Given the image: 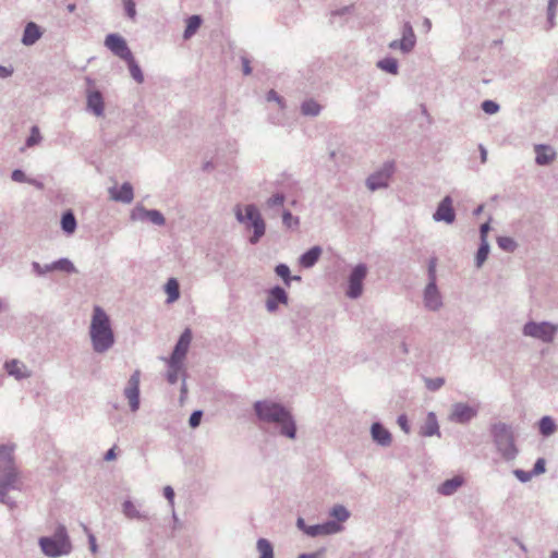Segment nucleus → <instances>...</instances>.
<instances>
[{
  "mask_svg": "<svg viewBox=\"0 0 558 558\" xmlns=\"http://www.w3.org/2000/svg\"><path fill=\"white\" fill-rule=\"evenodd\" d=\"M490 230L489 222H485L480 228L481 241H487V233Z\"/></svg>",
  "mask_w": 558,
  "mask_h": 558,
  "instance_id": "60",
  "label": "nucleus"
},
{
  "mask_svg": "<svg viewBox=\"0 0 558 558\" xmlns=\"http://www.w3.org/2000/svg\"><path fill=\"white\" fill-rule=\"evenodd\" d=\"M546 471L545 468V460L543 458H539L536 460L533 470L531 471L532 475H538Z\"/></svg>",
  "mask_w": 558,
  "mask_h": 558,
  "instance_id": "56",
  "label": "nucleus"
},
{
  "mask_svg": "<svg viewBox=\"0 0 558 558\" xmlns=\"http://www.w3.org/2000/svg\"><path fill=\"white\" fill-rule=\"evenodd\" d=\"M325 557V549L322 548L314 553H304L298 556V558H324Z\"/></svg>",
  "mask_w": 558,
  "mask_h": 558,
  "instance_id": "59",
  "label": "nucleus"
},
{
  "mask_svg": "<svg viewBox=\"0 0 558 558\" xmlns=\"http://www.w3.org/2000/svg\"><path fill=\"white\" fill-rule=\"evenodd\" d=\"M163 496L169 501L170 506L173 508L174 505V490L171 486H166L163 488Z\"/></svg>",
  "mask_w": 558,
  "mask_h": 558,
  "instance_id": "58",
  "label": "nucleus"
},
{
  "mask_svg": "<svg viewBox=\"0 0 558 558\" xmlns=\"http://www.w3.org/2000/svg\"><path fill=\"white\" fill-rule=\"evenodd\" d=\"M267 101H276L281 110L286 108L284 99L278 95L274 89H270L266 95Z\"/></svg>",
  "mask_w": 558,
  "mask_h": 558,
  "instance_id": "50",
  "label": "nucleus"
},
{
  "mask_svg": "<svg viewBox=\"0 0 558 558\" xmlns=\"http://www.w3.org/2000/svg\"><path fill=\"white\" fill-rule=\"evenodd\" d=\"M497 244L502 251L508 253L514 252L518 247L517 242L510 236H498Z\"/></svg>",
  "mask_w": 558,
  "mask_h": 558,
  "instance_id": "43",
  "label": "nucleus"
},
{
  "mask_svg": "<svg viewBox=\"0 0 558 558\" xmlns=\"http://www.w3.org/2000/svg\"><path fill=\"white\" fill-rule=\"evenodd\" d=\"M234 215L240 223L245 225L247 229H253V234L248 238V242L253 245L257 244L265 235L266 223L256 205L247 204L244 207L236 205Z\"/></svg>",
  "mask_w": 558,
  "mask_h": 558,
  "instance_id": "5",
  "label": "nucleus"
},
{
  "mask_svg": "<svg viewBox=\"0 0 558 558\" xmlns=\"http://www.w3.org/2000/svg\"><path fill=\"white\" fill-rule=\"evenodd\" d=\"M12 74H13L12 68H7V66L0 64V77L7 78V77L11 76Z\"/></svg>",
  "mask_w": 558,
  "mask_h": 558,
  "instance_id": "62",
  "label": "nucleus"
},
{
  "mask_svg": "<svg viewBox=\"0 0 558 558\" xmlns=\"http://www.w3.org/2000/svg\"><path fill=\"white\" fill-rule=\"evenodd\" d=\"M282 223L289 228V229H292V228H298L299 225H300V220L298 217L293 216L291 214V211L289 210H284L282 213Z\"/></svg>",
  "mask_w": 558,
  "mask_h": 558,
  "instance_id": "44",
  "label": "nucleus"
},
{
  "mask_svg": "<svg viewBox=\"0 0 558 558\" xmlns=\"http://www.w3.org/2000/svg\"><path fill=\"white\" fill-rule=\"evenodd\" d=\"M534 150L536 154L535 162L538 166H547L553 162L556 157L555 150L549 145H535Z\"/></svg>",
  "mask_w": 558,
  "mask_h": 558,
  "instance_id": "21",
  "label": "nucleus"
},
{
  "mask_svg": "<svg viewBox=\"0 0 558 558\" xmlns=\"http://www.w3.org/2000/svg\"><path fill=\"white\" fill-rule=\"evenodd\" d=\"M401 43H402L401 39H396V40L390 41L388 47L393 50L399 49L404 53V47H403V44H401Z\"/></svg>",
  "mask_w": 558,
  "mask_h": 558,
  "instance_id": "61",
  "label": "nucleus"
},
{
  "mask_svg": "<svg viewBox=\"0 0 558 558\" xmlns=\"http://www.w3.org/2000/svg\"><path fill=\"white\" fill-rule=\"evenodd\" d=\"M253 410L259 422L276 425L279 435L289 439L296 438V422L283 404L272 400H258L254 402Z\"/></svg>",
  "mask_w": 558,
  "mask_h": 558,
  "instance_id": "1",
  "label": "nucleus"
},
{
  "mask_svg": "<svg viewBox=\"0 0 558 558\" xmlns=\"http://www.w3.org/2000/svg\"><path fill=\"white\" fill-rule=\"evenodd\" d=\"M452 203L453 201L451 196H445L433 214V219L437 222L444 221L449 225L452 223L456 220V213Z\"/></svg>",
  "mask_w": 558,
  "mask_h": 558,
  "instance_id": "15",
  "label": "nucleus"
},
{
  "mask_svg": "<svg viewBox=\"0 0 558 558\" xmlns=\"http://www.w3.org/2000/svg\"><path fill=\"white\" fill-rule=\"evenodd\" d=\"M490 436L496 451L504 461L512 462L517 459L519 448L515 445V435L511 425L504 422L492 424Z\"/></svg>",
  "mask_w": 558,
  "mask_h": 558,
  "instance_id": "4",
  "label": "nucleus"
},
{
  "mask_svg": "<svg viewBox=\"0 0 558 558\" xmlns=\"http://www.w3.org/2000/svg\"><path fill=\"white\" fill-rule=\"evenodd\" d=\"M165 292L168 295V303H172L180 298V284L175 278L168 279L165 284Z\"/></svg>",
  "mask_w": 558,
  "mask_h": 558,
  "instance_id": "33",
  "label": "nucleus"
},
{
  "mask_svg": "<svg viewBox=\"0 0 558 558\" xmlns=\"http://www.w3.org/2000/svg\"><path fill=\"white\" fill-rule=\"evenodd\" d=\"M401 40L404 47V53L411 52L416 44V36L410 22H405L402 26Z\"/></svg>",
  "mask_w": 558,
  "mask_h": 558,
  "instance_id": "28",
  "label": "nucleus"
},
{
  "mask_svg": "<svg viewBox=\"0 0 558 558\" xmlns=\"http://www.w3.org/2000/svg\"><path fill=\"white\" fill-rule=\"evenodd\" d=\"M320 111L322 106L314 99H307L301 104V113L305 117H317Z\"/></svg>",
  "mask_w": 558,
  "mask_h": 558,
  "instance_id": "34",
  "label": "nucleus"
},
{
  "mask_svg": "<svg viewBox=\"0 0 558 558\" xmlns=\"http://www.w3.org/2000/svg\"><path fill=\"white\" fill-rule=\"evenodd\" d=\"M89 337L93 350L96 353H105L114 344V333L111 328L110 318L105 310L98 305L93 308Z\"/></svg>",
  "mask_w": 558,
  "mask_h": 558,
  "instance_id": "2",
  "label": "nucleus"
},
{
  "mask_svg": "<svg viewBox=\"0 0 558 558\" xmlns=\"http://www.w3.org/2000/svg\"><path fill=\"white\" fill-rule=\"evenodd\" d=\"M4 368L9 375L15 377L16 379H24L31 376L25 364L19 360H11L5 362Z\"/></svg>",
  "mask_w": 558,
  "mask_h": 558,
  "instance_id": "25",
  "label": "nucleus"
},
{
  "mask_svg": "<svg viewBox=\"0 0 558 558\" xmlns=\"http://www.w3.org/2000/svg\"><path fill=\"white\" fill-rule=\"evenodd\" d=\"M202 417H203V411L201 410H195L190 418H189V425L192 427V428H196L199 426L201 424V421H202Z\"/></svg>",
  "mask_w": 558,
  "mask_h": 558,
  "instance_id": "52",
  "label": "nucleus"
},
{
  "mask_svg": "<svg viewBox=\"0 0 558 558\" xmlns=\"http://www.w3.org/2000/svg\"><path fill=\"white\" fill-rule=\"evenodd\" d=\"M122 1H123L124 11H125L126 16L130 20L135 21L136 14H137L135 2L133 0H122Z\"/></svg>",
  "mask_w": 558,
  "mask_h": 558,
  "instance_id": "49",
  "label": "nucleus"
},
{
  "mask_svg": "<svg viewBox=\"0 0 558 558\" xmlns=\"http://www.w3.org/2000/svg\"><path fill=\"white\" fill-rule=\"evenodd\" d=\"M53 270H60L68 274H74L77 271L74 264L69 258H60L52 263Z\"/></svg>",
  "mask_w": 558,
  "mask_h": 558,
  "instance_id": "40",
  "label": "nucleus"
},
{
  "mask_svg": "<svg viewBox=\"0 0 558 558\" xmlns=\"http://www.w3.org/2000/svg\"><path fill=\"white\" fill-rule=\"evenodd\" d=\"M539 433L544 437L551 436L556 429V423L550 416H543L538 422Z\"/></svg>",
  "mask_w": 558,
  "mask_h": 558,
  "instance_id": "35",
  "label": "nucleus"
},
{
  "mask_svg": "<svg viewBox=\"0 0 558 558\" xmlns=\"http://www.w3.org/2000/svg\"><path fill=\"white\" fill-rule=\"evenodd\" d=\"M284 201H286L284 194L276 193L267 199L266 204L269 208L281 207V206H283Z\"/></svg>",
  "mask_w": 558,
  "mask_h": 558,
  "instance_id": "46",
  "label": "nucleus"
},
{
  "mask_svg": "<svg viewBox=\"0 0 558 558\" xmlns=\"http://www.w3.org/2000/svg\"><path fill=\"white\" fill-rule=\"evenodd\" d=\"M462 484L463 478L461 476H453L452 478L446 480L438 487V493L444 496H451L462 486Z\"/></svg>",
  "mask_w": 558,
  "mask_h": 558,
  "instance_id": "29",
  "label": "nucleus"
},
{
  "mask_svg": "<svg viewBox=\"0 0 558 558\" xmlns=\"http://www.w3.org/2000/svg\"><path fill=\"white\" fill-rule=\"evenodd\" d=\"M322 253V247L315 245L299 257V263L304 268H312L318 262Z\"/></svg>",
  "mask_w": 558,
  "mask_h": 558,
  "instance_id": "27",
  "label": "nucleus"
},
{
  "mask_svg": "<svg viewBox=\"0 0 558 558\" xmlns=\"http://www.w3.org/2000/svg\"><path fill=\"white\" fill-rule=\"evenodd\" d=\"M13 446H0V502L7 504L10 490L20 488L19 472L14 464Z\"/></svg>",
  "mask_w": 558,
  "mask_h": 558,
  "instance_id": "3",
  "label": "nucleus"
},
{
  "mask_svg": "<svg viewBox=\"0 0 558 558\" xmlns=\"http://www.w3.org/2000/svg\"><path fill=\"white\" fill-rule=\"evenodd\" d=\"M555 16H556V10H548L547 9V20L549 23V27H554L555 25Z\"/></svg>",
  "mask_w": 558,
  "mask_h": 558,
  "instance_id": "63",
  "label": "nucleus"
},
{
  "mask_svg": "<svg viewBox=\"0 0 558 558\" xmlns=\"http://www.w3.org/2000/svg\"><path fill=\"white\" fill-rule=\"evenodd\" d=\"M124 61L128 63L129 71H130V74L133 77V80L136 83L142 84L144 82V75H143L141 66L134 59V56L132 54L131 59H125Z\"/></svg>",
  "mask_w": 558,
  "mask_h": 558,
  "instance_id": "36",
  "label": "nucleus"
},
{
  "mask_svg": "<svg viewBox=\"0 0 558 558\" xmlns=\"http://www.w3.org/2000/svg\"><path fill=\"white\" fill-rule=\"evenodd\" d=\"M87 109L96 117H101L104 114L105 104L99 90H93L87 94Z\"/></svg>",
  "mask_w": 558,
  "mask_h": 558,
  "instance_id": "23",
  "label": "nucleus"
},
{
  "mask_svg": "<svg viewBox=\"0 0 558 558\" xmlns=\"http://www.w3.org/2000/svg\"><path fill=\"white\" fill-rule=\"evenodd\" d=\"M39 545L43 553L51 558L69 555L72 549L68 531L64 525H59L52 536L40 537Z\"/></svg>",
  "mask_w": 558,
  "mask_h": 558,
  "instance_id": "6",
  "label": "nucleus"
},
{
  "mask_svg": "<svg viewBox=\"0 0 558 558\" xmlns=\"http://www.w3.org/2000/svg\"><path fill=\"white\" fill-rule=\"evenodd\" d=\"M11 179H12L13 181H15V182H20V183H22V182H26V181H27V178H26V175H25L24 171H23V170H21V169H15V170H13V171H12V174H11Z\"/></svg>",
  "mask_w": 558,
  "mask_h": 558,
  "instance_id": "57",
  "label": "nucleus"
},
{
  "mask_svg": "<svg viewBox=\"0 0 558 558\" xmlns=\"http://www.w3.org/2000/svg\"><path fill=\"white\" fill-rule=\"evenodd\" d=\"M275 272L278 277L282 279L286 287L289 288L291 286L292 276L290 272V268L287 264H278L275 267Z\"/></svg>",
  "mask_w": 558,
  "mask_h": 558,
  "instance_id": "41",
  "label": "nucleus"
},
{
  "mask_svg": "<svg viewBox=\"0 0 558 558\" xmlns=\"http://www.w3.org/2000/svg\"><path fill=\"white\" fill-rule=\"evenodd\" d=\"M122 512L131 520H149V515L145 512H141L131 500H125L122 504Z\"/></svg>",
  "mask_w": 558,
  "mask_h": 558,
  "instance_id": "30",
  "label": "nucleus"
},
{
  "mask_svg": "<svg viewBox=\"0 0 558 558\" xmlns=\"http://www.w3.org/2000/svg\"><path fill=\"white\" fill-rule=\"evenodd\" d=\"M343 530L342 524L336 521H326L322 524L310 525L305 530V534L311 537L322 536V535H332L341 532Z\"/></svg>",
  "mask_w": 558,
  "mask_h": 558,
  "instance_id": "18",
  "label": "nucleus"
},
{
  "mask_svg": "<svg viewBox=\"0 0 558 558\" xmlns=\"http://www.w3.org/2000/svg\"><path fill=\"white\" fill-rule=\"evenodd\" d=\"M436 264L437 259L435 257L428 262V282L436 283Z\"/></svg>",
  "mask_w": 558,
  "mask_h": 558,
  "instance_id": "54",
  "label": "nucleus"
},
{
  "mask_svg": "<svg viewBox=\"0 0 558 558\" xmlns=\"http://www.w3.org/2000/svg\"><path fill=\"white\" fill-rule=\"evenodd\" d=\"M105 46L117 57L122 60L131 59L133 54L129 48L126 40L119 34H109L106 36Z\"/></svg>",
  "mask_w": 558,
  "mask_h": 558,
  "instance_id": "13",
  "label": "nucleus"
},
{
  "mask_svg": "<svg viewBox=\"0 0 558 558\" xmlns=\"http://www.w3.org/2000/svg\"><path fill=\"white\" fill-rule=\"evenodd\" d=\"M108 192L110 198L114 202L130 204L134 198L133 186L129 182H124L120 187L112 186Z\"/></svg>",
  "mask_w": 558,
  "mask_h": 558,
  "instance_id": "19",
  "label": "nucleus"
},
{
  "mask_svg": "<svg viewBox=\"0 0 558 558\" xmlns=\"http://www.w3.org/2000/svg\"><path fill=\"white\" fill-rule=\"evenodd\" d=\"M289 302V295L284 288L275 286L267 291V298L265 301V307L269 313H276L279 308V304L287 305Z\"/></svg>",
  "mask_w": 558,
  "mask_h": 558,
  "instance_id": "14",
  "label": "nucleus"
},
{
  "mask_svg": "<svg viewBox=\"0 0 558 558\" xmlns=\"http://www.w3.org/2000/svg\"><path fill=\"white\" fill-rule=\"evenodd\" d=\"M163 360L166 361L167 366H168L166 378L170 385L177 384L180 373H183V377H185L184 363L169 360V359H163Z\"/></svg>",
  "mask_w": 558,
  "mask_h": 558,
  "instance_id": "26",
  "label": "nucleus"
},
{
  "mask_svg": "<svg viewBox=\"0 0 558 558\" xmlns=\"http://www.w3.org/2000/svg\"><path fill=\"white\" fill-rule=\"evenodd\" d=\"M256 549L259 553V558H274V547L266 538H259L256 543Z\"/></svg>",
  "mask_w": 558,
  "mask_h": 558,
  "instance_id": "37",
  "label": "nucleus"
},
{
  "mask_svg": "<svg viewBox=\"0 0 558 558\" xmlns=\"http://www.w3.org/2000/svg\"><path fill=\"white\" fill-rule=\"evenodd\" d=\"M513 475L522 483H526L529 481H531L532 478V473L531 471L530 472H526V471H523L521 469H515L513 470Z\"/></svg>",
  "mask_w": 558,
  "mask_h": 558,
  "instance_id": "53",
  "label": "nucleus"
},
{
  "mask_svg": "<svg viewBox=\"0 0 558 558\" xmlns=\"http://www.w3.org/2000/svg\"><path fill=\"white\" fill-rule=\"evenodd\" d=\"M367 275V266L363 263L353 267L348 279L347 296L350 299H359L363 293V281Z\"/></svg>",
  "mask_w": 558,
  "mask_h": 558,
  "instance_id": "8",
  "label": "nucleus"
},
{
  "mask_svg": "<svg viewBox=\"0 0 558 558\" xmlns=\"http://www.w3.org/2000/svg\"><path fill=\"white\" fill-rule=\"evenodd\" d=\"M41 36L40 27L34 22H28L23 32L22 44L24 46H33Z\"/></svg>",
  "mask_w": 558,
  "mask_h": 558,
  "instance_id": "24",
  "label": "nucleus"
},
{
  "mask_svg": "<svg viewBox=\"0 0 558 558\" xmlns=\"http://www.w3.org/2000/svg\"><path fill=\"white\" fill-rule=\"evenodd\" d=\"M32 268H33V271L37 276H44L45 274L53 270L52 269V263L51 264H47L45 266H41L38 262H33L32 263Z\"/></svg>",
  "mask_w": 558,
  "mask_h": 558,
  "instance_id": "51",
  "label": "nucleus"
},
{
  "mask_svg": "<svg viewBox=\"0 0 558 558\" xmlns=\"http://www.w3.org/2000/svg\"><path fill=\"white\" fill-rule=\"evenodd\" d=\"M488 254H489L488 241H481L480 247H478L476 256H475V264H476L477 268L482 267L484 262L487 259Z\"/></svg>",
  "mask_w": 558,
  "mask_h": 558,
  "instance_id": "42",
  "label": "nucleus"
},
{
  "mask_svg": "<svg viewBox=\"0 0 558 558\" xmlns=\"http://www.w3.org/2000/svg\"><path fill=\"white\" fill-rule=\"evenodd\" d=\"M329 515L341 524L350 518V511L342 505H336L329 511Z\"/></svg>",
  "mask_w": 558,
  "mask_h": 558,
  "instance_id": "39",
  "label": "nucleus"
},
{
  "mask_svg": "<svg viewBox=\"0 0 558 558\" xmlns=\"http://www.w3.org/2000/svg\"><path fill=\"white\" fill-rule=\"evenodd\" d=\"M377 68L393 75L398 74V61L392 57H387L379 60L377 62Z\"/></svg>",
  "mask_w": 558,
  "mask_h": 558,
  "instance_id": "38",
  "label": "nucleus"
},
{
  "mask_svg": "<svg viewBox=\"0 0 558 558\" xmlns=\"http://www.w3.org/2000/svg\"><path fill=\"white\" fill-rule=\"evenodd\" d=\"M478 414V409L464 402H457L451 405V411L448 415L450 422L457 424H469Z\"/></svg>",
  "mask_w": 558,
  "mask_h": 558,
  "instance_id": "10",
  "label": "nucleus"
},
{
  "mask_svg": "<svg viewBox=\"0 0 558 558\" xmlns=\"http://www.w3.org/2000/svg\"><path fill=\"white\" fill-rule=\"evenodd\" d=\"M140 380L141 372L136 369L128 380L123 395L129 400L130 409L136 412L140 409Z\"/></svg>",
  "mask_w": 558,
  "mask_h": 558,
  "instance_id": "12",
  "label": "nucleus"
},
{
  "mask_svg": "<svg viewBox=\"0 0 558 558\" xmlns=\"http://www.w3.org/2000/svg\"><path fill=\"white\" fill-rule=\"evenodd\" d=\"M132 221H149L155 226L162 227L166 223L165 216L157 209H147L143 205H136L130 214Z\"/></svg>",
  "mask_w": 558,
  "mask_h": 558,
  "instance_id": "11",
  "label": "nucleus"
},
{
  "mask_svg": "<svg viewBox=\"0 0 558 558\" xmlns=\"http://www.w3.org/2000/svg\"><path fill=\"white\" fill-rule=\"evenodd\" d=\"M445 385V378L436 377V378H425V386L430 391H437Z\"/></svg>",
  "mask_w": 558,
  "mask_h": 558,
  "instance_id": "45",
  "label": "nucleus"
},
{
  "mask_svg": "<svg viewBox=\"0 0 558 558\" xmlns=\"http://www.w3.org/2000/svg\"><path fill=\"white\" fill-rule=\"evenodd\" d=\"M420 435L423 437L438 436L440 437L437 416L434 412H428L424 424L421 426Z\"/></svg>",
  "mask_w": 558,
  "mask_h": 558,
  "instance_id": "22",
  "label": "nucleus"
},
{
  "mask_svg": "<svg viewBox=\"0 0 558 558\" xmlns=\"http://www.w3.org/2000/svg\"><path fill=\"white\" fill-rule=\"evenodd\" d=\"M116 459V451H114V447L113 448H110L104 456V460L105 461H112Z\"/></svg>",
  "mask_w": 558,
  "mask_h": 558,
  "instance_id": "64",
  "label": "nucleus"
},
{
  "mask_svg": "<svg viewBox=\"0 0 558 558\" xmlns=\"http://www.w3.org/2000/svg\"><path fill=\"white\" fill-rule=\"evenodd\" d=\"M202 17L199 15H192L186 20V27L183 33L185 40L192 38L202 25Z\"/></svg>",
  "mask_w": 558,
  "mask_h": 558,
  "instance_id": "32",
  "label": "nucleus"
},
{
  "mask_svg": "<svg viewBox=\"0 0 558 558\" xmlns=\"http://www.w3.org/2000/svg\"><path fill=\"white\" fill-rule=\"evenodd\" d=\"M423 302L428 311L436 312L441 308L442 298L436 283L428 282L426 284L423 293Z\"/></svg>",
  "mask_w": 558,
  "mask_h": 558,
  "instance_id": "16",
  "label": "nucleus"
},
{
  "mask_svg": "<svg viewBox=\"0 0 558 558\" xmlns=\"http://www.w3.org/2000/svg\"><path fill=\"white\" fill-rule=\"evenodd\" d=\"M397 423L398 425L400 426V428L405 433V434H410L411 433V426H410V423H409V420H408V416L405 414H401L398 416V420H397Z\"/></svg>",
  "mask_w": 558,
  "mask_h": 558,
  "instance_id": "55",
  "label": "nucleus"
},
{
  "mask_svg": "<svg viewBox=\"0 0 558 558\" xmlns=\"http://www.w3.org/2000/svg\"><path fill=\"white\" fill-rule=\"evenodd\" d=\"M558 332V325L549 322H533L524 324L522 333L525 337L537 339L544 343H551Z\"/></svg>",
  "mask_w": 558,
  "mask_h": 558,
  "instance_id": "7",
  "label": "nucleus"
},
{
  "mask_svg": "<svg viewBox=\"0 0 558 558\" xmlns=\"http://www.w3.org/2000/svg\"><path fill=\"white\" fill-rule=\"evenodd\" d=\"M41 141V135L39 132V129L37 126H33L31 130V134L26 140V146L32 147L36 144H38Z\"/></svg>",
  "mask_w": 558,
  "mask_h": 558,
  "instance_id": "48",
  "label": "nucleus"
},
{
  "mask_svg": "<svg viewBox=\"0 0 558 558\" xmlns=\"http://www.w3.org/2000/svg\"><path fill=\"white\" fill-rule=\"evenodd\" d=\"M372 439L381 447H389L392 442L391 433L379 422L371 426Z\"/></svg>",
  "mask_w": 558,
  "mask_h": 558,
  "instance_id": "20",
  "label": "nucleus"
},
{
  "mask_svg": "<svg viewBox=\"0 0 558 558\" xmlns=\"http://www.w3.org/2000/svg\"><path fill=\"white\" fill-rule=\"evenodd\" d=\"M393 173V163L388 161L383 165L380 169L369 174L365 181L367 189L372 192L386 189L389 185V180Z\"/></svg>",
  "mask_w": 558,
  "mask_h": 558,
  "instance_id": "9",
  "label": "nucleus"
},
{
  "mask_svg": "<svg viewBox=\"0 0 558 558\" xmlns=\"http://www.w3.org/2000/svg\"><path fill=\"white\" fill-rule=\"evenodd\" d=\"M481 108L487 114H495L500 109L499 105L494 100H484Z\"/></svg>",
  "mask_w": 558,
  "mask_h": 558,
  "instance_id": "47",
  "label": "nucleus"
},
{
  "mask_svg": "<svg viewBox=\"0 0 558 558\" xmlns=\"http://www.w3.org/2000/svg\"><path fill=\"white\" fill-rule=\"evenodd\" d=\"M191 341H192V331H191V329L186 328L181 333L179 340L177 341V343L174 345V349H173L170 357H168V359L184 363L185 356H186L189 348L191 345Z\"/></svg>",
  "mask_w": 558,
  "mask_h": 558,
  "instance_id": "17",
  "label": "nucleus"
},
{
  "mask_svg": "<svg viewBox=\"0 0 558 558\" xmlns=\"http://www.w3.org/2000/svg\"><path fill=\"white\" fill-rule=\"evenodd\" d=\"M77 221L72 210H66L61 217V229L66 234H73L76 230Z\"/></svg>",
  "mask_w": 558,
  "mask_h": 558,
  "instance_id": "31",
  "label": "nucleus"
}]
</instances>
